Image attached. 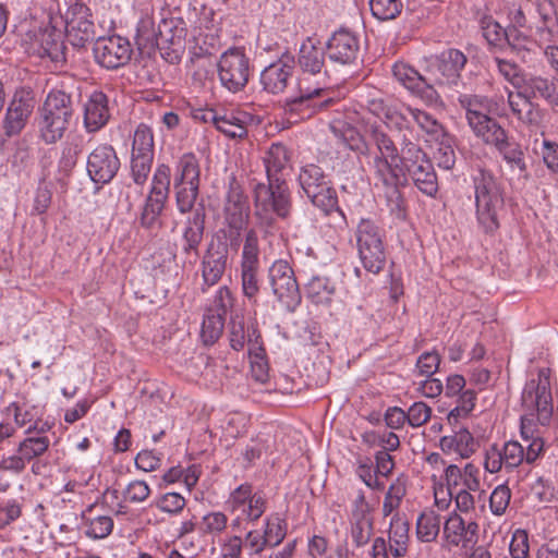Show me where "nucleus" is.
Masks as SVG:
<instances>
[{
	"mask_svg": "<svg viewBox=\"0 0 558 558\" xmlns=\"http://www.w3.org/2000/svg\"><path fill=\"white\" fill-rule=\"evenodd\" d=\"M507 39L506 43L521 54L523 59H525L526 53H530L536 48V43L530 38V36L525 35L523 32L519 31L515 27L507 28Z\"/></svg>",
	"mask_w": 558,
	"mask_h": 558,
	"instance_id": "0e129e2a",
	"label": "nucleus"
},
{
	"mask_svg": "<svg viewBox=\"0 0 558 558\" xmlns=\"http://www.w3.org/2000/svg\"><path fill=\"white\" fill-rule=\"evenodd\" d=\"M294 66V57L289 53L282 54L262 71L260 84L263 89L274 95L282 93L293 75Z\"/></svg>",
	"mask_w": 558,
	"mask_h": 558,
	"instance_id": "5701e85b",
	"label": "nucleus"
},
{
	"mask_svg": "<svg viewBox=\"0 0 558 558\" xmlns=\"http://www.w3.org/2000/svg\"><path fill=\"white\" fill-rule=\"evenodd\" d=\"M46 434H26L27 436L19 442L17 451L23 453L27 463L43 457L48 451L51 441Z\"/></svg>",
	"mask_w": 558,
	"mask_h": 558,
	"instance_id": "58836bf2",
	"label": "nucleus"
},
{
	"mask_svg": "<svg viewBox=\"0 0 558 558\" xmlns=\"http://www.w3.org/2000/svg\"><path fill=\"white\" fill-rule=\"evenodd\" d=\"M355 474L372 490L381 492L385 488V483L380 480L373 460L368 457L357 458Z\"/></svg>",
	"mask_w": 558,
	"mask_h": 558,
	"instance_id": "603ef678",
	"label": "nucleus"
},
{
	"mask_svg": "<svg viewBox=\"0 0 558 558\" xmlns=\"http://www.w3.org/2000/svg\"><path fill=\"white\" fill-rule=\"evenodd\" d=\"M230 345L235 351H241L247 344L248 350L254 348L255 342H263L262 335L256 320L247 324L243 319H232L229 327Z\"/></svg>",
	"mask_w": 558,
	"mask_h": 558,
	"instance_id": "cd10ccee",
	"label": "nucleus"
},
{
	"mask_svg": "<svg viewBox=\"0 0 558 558\" xmlns=\"http://www.w3.org/2000/svg\"><path fill=\"white\" fill-rule=\"evenodd\" d=\"M69 125L70 120L40 111L38 131L40 138L46 144H54L60 141Z\"/></svg>",
	"mask_w": 558,
	"mask_h": 558,
	"instance_id": "c9c22d12",
	"label": "nucleus"
},
{
	"mask_svg": "<svg viewBox=\"0 0 558 558\" xmlns=\"http://www.w3.org/2000/svg\"><path fill=\"white\" fill-rule=\"evenodd\" d=\"M410 525L405 518L395 514L389 526V550L393 557H402L408 551Z\"/></svg>",
	"mask_w": 558,
	"mask_h": 558,
	"instance_id": "72a5a7b5",
	"label": "nucleus"
},
{
	"mask_svg": "<svg viewBox=\"0 0 558 558\" xmlns=\"http://www.w3.org/2000/svg\"><path fill=\"white\" fill-rule=\"evenodd\" d=\"M250 216L248 197L236 182L230 183L223 206V221L231 244L233 241L238 242L242 232L246 230Z\"/></svg>",
	"mask_w": 558,
	"mask_h": 558,
	"instance_id": "f8f14e48",
	"label": "nucleus"
},
{
	"mask_svg": "<svg viewBox=\"0 0 558 558\" xmlns=\"http://www.w3.org/2000/svg\"><path fill=\"white\" fill-rule=\"evenodd\" d=\"M252 376L256 381L265 383L268 378V361L263 342H255L248 351Z\"/></svg>",
	"mask_w": 558,
	"mask_h": 558,
	"instance_id": "864d4df0",
	"label": "nucleus"
},
{
	"mask_svg": "<svg viewBox=\"0 0 558 558\" xmlns=\"http://www.w3.org/2000/svg\"><path fill=\"white\" fill-rule=\"evenodd\" d=\"M267 180L282 179L280 174L290 165V151L281 143H272L263 157Z\"/></svg>",
	"mask_w": 558,
	"mask_h": 558,
	"instance_id": "7c9ffc66",
	"label": "nucleus"
},
{
	"mask_svg": "<svg viewBox=\"0 0 558 558\" xmlns=\"http://www.w3.org/2000/svg\"><path fill=\"white\" fill-rule=\"evenodd\" d=\"M360 260L365 270L379 274L386 265L384 231L371 219H361L355 232Z\"/></svg>",
	"mask_w": 558,
	"mask_h": 558,
	"instance_id": "1a4fd4ad",
	"label": "nucleus"
},
{
	"mask_svg": "<svg viewBox=\"0 0 558 558\" xmlns=\"http://www.w3.org/2000/svg\"><path fill=\"white\" fill-rule=\"evenodd\" d=\"M230 512H240L248 522L257 521L267 509V499L262 492H254L251 484L244 483L234 488L227 499Z\"/></svg>",
	"mask_w": 558,
	"mask_h": 558,
	"instance_id": "f3484780",
	"label": "nucleus"
},
{
	"mask_svg": "<svg viewBox=\"0 0 558 558\" xmlns=\"http://www.w3.org/2000/svg\"><path fill=\"white\" fill-rule=\"evenodd\" d=\"M405 492V484L400 478H397L390 484L383 502L381 511L384 517L392 514V512L400 507Z\"/></svg>",
	"mask_w": 558,
	"mask_h": 558,
	"instance_id": "e2e57ef3",
	"label": "nucleus"
},
{
	"mask_svg": "<svg viewBox=\"0 0 558 558\" xmlns=\"http://www.w3.org/2000/svg\"><path fill=\"white\" fill-rule=\"evenodd\" d=\"M471 179L478 228L486 234H493L500 227L499 213L505 205L501 183L492 171L481 167L474 169Z\"/></svg>",
	"mask_w": 558,
	"mask_h": 558,
	"instance_id": "39448f33",
	"label": "nucleus"
},
{
	"mask_svg": "<svg viewBox=\"0 0 558 558\" xmlns=\"http://www.w3.org/2000/svg\"><path fill=\"white\" fill-rule=\"evenodd\" d=\"M225 315L208 308L202 323L201 337L205 344L215 343L222 335L225 327Z\"/></svg>",
	"mask_w": 558,
	"mask_h": 558,
	"instance_id": "de8ad7c7",
	"label": "nucleus"
},
{
	"mask_svg": "<svg viewBox=\"0 0 558 558\" xmlns=\"http://www.w3.org/2000/svg\"><path fill=\"white\" fill-rule=\"evenodd\" d=\"M228 251L223 245L210 244L202 258L203 286L209 288L217 284L227 268ZM203 290L204 287H202Z\"/></svg>",
	"mask_w": 558,
	"mask_h": 558,
	"instance_id": "393cba45",
	"label": "nucleus"
},
{
	"mask_svg": "<svg viewBox=\"0 0 558 558\" xmlns=\"http://www.w3.org/2000/svg\"><path fill=\"white\" fill-rule=\"evenodd\" d=\"M154 156V133L151 128L141 123L133 136L131 155Z\"/></svg>",
	"mask_w": 558,
	"mask_h": 558,
	"instance_id": "5fc2aeb1",
	"label": "nucleus"
},
{
	"mask_svg": "<svg viewBox=\"0 0 558 558\" xmlns=\"http://www.w3.org/2000/svg\"><path fill=\"white\" fill-rule=\"evenodd\" d=\"M459 510H454L444 522V538L456 547L472 548L478 539V524L473 520H464Z\"/></svg>",
	"mask_w": 558,
	"mask_h": 558,
	"instance_id": "aec40b11",
	"label": "nucleus"
},
{
	"mask_svg": "<svg viewBox=\"0 0 558 558\" xmlns=\"http://www.w3.org/2000/svg\"><path fill=\"white\" fill-rule=\"evenodd\" d=\"M374 533L373 518H349L348 535L355 548L366 546Z\"/></svg>",
	"mask_w": 558,
	"mask_h": 558,
	"instance_id": "49530a36",
	"label": "nucleus"
},
{
	"mask_svg": "<svg viewBox=\"0 0 558 558\" xmlns=\"http://www.w3.org/2000/svg\"><path fill=\"white\" fill-rule=\"evenodd\" d=\"M84 533L93 539H104L108 537L113 530V520L110 515H83Z\"/></svg>",
	"mask_w": 558,
	"mask_h": 558,
	"instance_id": "8fccbe9b",
	"label": "nucleus"
},
{
	"mask_svg": "<svg viewBox=\"0 0 558 558\" xmlns=\"http://www.w3.org/2000/svg\"><path fill=\"white\" fill-rule=\"evenodd\" d=\"M508 105L512 114L519 122L530 129H538L544 120L541 107L530 100L521 92H508Z\"/></svg>",
	"mask_w": 558,
	"mask_h": 558,
	"instance_id": "a878e982",
	"label": "nucleus"
},
{
	"mask_svg": "<svg viewBox=\"0 0 558 558\" xmlns=\"http://www.w3.org/2000/svg\"><path fill=\"white\" fill-rule=\"evenodd\" d=\"M95 61L107 70L124 66L131 60L133 49L130 41L119 35L99 37L93 47Z\"/></svg>",
	"mask_w": 558,
	"mask_h": 558,
	"instance_id": "dca6fc26",
	"label": "nucleus"
},
{
	"mask_svg": "<svg viewBox=\"0 0 558 558\" xmlns=\"http://www.w3.org/2000/svg\"><path fill=\"white\" fill-rule=\"evenodd\" d=\"M412 122L430 140L440 141L445 136L442 124L430 113L414 108Z\"/></svg>",
	"mask_w": 558,
	"mask_h": 558,
	"instance_id": "09e8293b",
	"label": "nucleus"
},
{
	"mask_svg": "<svg viewBox=\"0 0 558 558\" xmlns=\"http://www.w3.org/2000/svg\"><path fill=\"white\" fill-rule=\"evenodd\" d=\"M395 78L411 93H418L426 85V77L413 66L404 62H396L392 66Z\"/></svg>",
	"mask_w": 558,
	"mask_h": 558,
	"instance_id": "a18cd8bd",
	"label": "nucleus"
},
{
	"mask_svg": "<svg viewBox=\"0 0 558 558\" xmlns=\"http://www.w3.org/2000/svg\"><path fill=\"white\" fill-rule=\"evenodd\" d=\"M473 134L486 145L496 147L508 136V132L498 121L486 114L469 125Z\"/></svg>",
	"mask_w": 558,
	"mask_h": 558,
	"instance_id": "c756f323",
	"label": "nucleus"
},
{
	"mask_svg": "<svg viewBox=\"0 0 558 558\" xmlns=\"http://www.w3.org/2000/svg\"><path fill=\"white\" fill-rule=\"evenodd\" d=\"M325 49L332 63L355 64L360 57V39L353 32L341 28L331 35Z\"/></svg>",
	"mask_w": 558,
	"mask_h": 558,
	"instance_id": "412c9836",
	"label": "nucleus"
},
{
	"mask_svg": "<svg viewBox=\"0 0 558 558\" xmlns=\"http://www.w3.org/2000/svg\"><path fill=\"white\" fill-rule=\"evenodd\" d=\"M527 442L523 447L517 440H509L501 446L492 444L482 453V465L486 473L496 474L502 469L507 472L513 471L523 462L534 463L544 452V440L538 433L533 437H522Z\"/></svg>",
	"mask_w": 558,
	"mask_h": 558,
	"instance_id": "423d86ee",
	"label": "nucleus"
},
{
	"mask_svg": "<svg viewBox=\"0 0 558 558\" xmlns=\"http://www.w3.org/2000/svg\"><path fill=\"white\" fill-rule=\"evenodd\" d=\"M63 43L61 35L53 31L40 32L36 43L33 45V52L40 58H49L51 61L59 62L64 59Z\"/></svg>",
	"mask_w": 558,
	"mask_h": 558,
	"instance_id": "473e14b6",
	"label": "nucleus"
},
{
	"mask_svg": "<svg viewBox=\"0 0 558 558\" xmlns=\"http://www.w3.org/2000/svg\"><path fill=\"white\" fill-rule=\"evenodd\" d=\"M442 477L456 509L464 514L473 512L476 496L481 497L484 494L480 466L474 462H466L463 466L448 464Z\"/></svg>",
	"mask_w": 558,
	"mask_h": 558,
	"instance_id": "0eeeda50",
	"label": "nucleus"
},
{
	"mask_svg": "<svg viewBox=\"0 0 558 558\" xmlns=\"http://www.w3.org/2000/svg\"><path fill=\"white\" fill-rule=\"evenodd\" d=\"M335 136L339 138L348 148L361 155L368 154V146L360 133L350 124L337 121L330 125Z\"/></svg>",
	"mask_w": 558,
	"mask_h": 558,
	"instance_id": "a19ab883",
	"label": "nucleus"
},
{
	"mask_svg": "<svg viewBox=\"0 0 558 558\" xmlns=\"http://www.w3.org/2000/svg\"><path fill=\"white\" fill-rule=\"evenodd\" d=\"M171 183V169L168 165L161 163L156 167L151 180V187L148 195L167 201Z\"/></svg>",
	"mask_w": 558,
	"mask_h": 558,
	"instance_id": "4d7b16f0",
	"label": "nucleus"
},
{
	"mask_svg": "<svg viewBox=\"0 0 558 558\" xmlns=\"http://www.w3.org/2000/svg\"><path fill=\"white\" fill-rule=\"evenodd\" d=\"M201 166L192 153L183 154L175 162L173 172V190L175 203L181 214L191 213L183 229L182 251L185 254H198L203 241L206 213L203 205L195 207L199 192Z\"/></svg>",
	"mask_w": 558,
	"mask_h": 558,
	"instance_id": "f03ea898",
	"label": "nucleus"
},
{
	"mask_svg": "<svg viewBox=\"0 0 558 558\" xmlns=\"http://www.w3.org/2000/svg\"><path fill=\"white\" fill-rule=\"evenodd\" d=\"M84 148V138L80 135L70 136L61 146L58 169L68 175L77 163L78 156Z\"/></svg>",
	"mask_w": 558,
	"mask_h": 558,
	"instance_id": "4c0bfd02",
	"label": "nucleus"
},
{
	"mask_svg": "<svg viewBox=\"0 0 558 558\" xmlns=\"http://www.w3.org/2000/svg\"><path fill=\"white\" fill-rule=\"evenodd\" d=\"M268 184L258 182L253 187L254 214L262 228H271L275 216L286 219L292 208L291 192L283 179L267 180Z\"/></svg>",
	"mask_w": 558,
	"mask_h": 558,
	"instance_id": "6e6552de",
	"label": "nucleus"
},
{
	"mask_svg": "<svg viewBox=\"0 0 558 558\" xmlns=\"http://www.w3.org/2000/svg\"><path fill=\"white\" fill-rule=\"evenodd\" d=\"M306 295L315 304H329L336 288L327 277L313 276L306 284Z\"/></svg>",
	"mask_w": 558,
	"mask_h": 558,
	"instance_id": "37998d69",
	"label": "nucleus"
},
{
	"mask_svg": "<svg viewBox=\"0 0 558 558\" xmlns=\"http://www.w3.org/2000/svg\"><path fill=\"white\" fill-rule=\"evenodd\" d=\"M108 96L102 90L89 94L83 106V124L88 133L101 130L110 119Z\"/></svg>",
	"mask_w": 558,
	"mask_h": 558,
	"instance_id": "b1692460",
	"label": "nucleus"
},
{
	"mask_svg": "<svg viewBox=\"0 0 558 558\" xmlns=\"http://www.w3.org/2000/svg\"><path fill=\"white\" fill-rule=\"evenodd\" d=\"M1 415L17 428H25V434L48 433L54 425L53 422L43 420L44 410L41 407L28 400L10 402L1 410Z\"/></svg>",
	"mask_w": 558,
	"mask_h": 558,
	"instance_id": "ddd939ff",
	"label": "nucleus"
},
{
	"mask_svg": "<svg viewBox=\"0 0 558 558\" xmlns=\"http://www.w3.org/2000/svg\"><path fill=\"white\" fill-rule=\"evenodd\" d=\"M372 111L379 116L378 109L383 111L385 123L398 130L408 129L412 123L414 107L405 104L393 105L384 108L383 102L374 101Z\"/></svg>",
	"mask_w": 558,
	"mask_h": 558,
	"instance_id": "2f4dec72",
	"label": "nucleus"
},
{
	"mask_svg": "<svg viewBox=\"0 0 558 558\" xmlns=\"http://www.w3.org/2000/svg\"><path fill=\"white\" fill-rule=\"evenodd\" d=\"M457 397V405L448 413L447 416L450 424H457L459 420L468 417L475 407L476 393L473 390L465 389Z\"/></svg>",
	"mask_w": 558,
	"mask_h": 558,
	"instance_id": "bf43d9fd",
	"label": "nucleus"
},
{
	"mask_svg": "<svg viewBox=\"0 0 558 558\" xmlns=\"http://www.w3.org/2000/svg\"><path fill=\"white\" fill-rule=\"evenodd\" d=\"M524 85L533 97L544 98L549 104L558 106V81L533 76L527 78Z\"/></svg>",
	"mask_w": 558,
	"mask_h": 558,
	"instance_id": "79ce46f5",
	"label": "nucleus"
},
{
	"mask_svg": "<svg viewBox=\"0 0 558 558\" xmlns=\"http://www.w3.org/2000/svg\"><path fill=\"white\" fill-rule=\"evenodd\" d=\"M478 23L482 35L489 46L499 48L506 44L507 29H505L493 16L483 15Z\"/></svg>",
	"mask_w": 558,
	"mask_h": 558,
	"instance_id": "3c124183",
	"label": "nucleus"
},
{
	"mask_svg": "<svg viewBox=\"0 0 558 558\" xmlns=\"http://www.w3.org/2000/svg\"><path fill=\"white\" fill-rule=\"evenodd\" d=\"M495 148L512 170H518L520 177H525L526 163L524 161V153L518 143L511 142L509 136H507Z\"/></svg>",
	"mask_w": 558,
	"mask_h": 558,
	"instance_id": "c03bdc74",
	"label": "nucleus"
},
{
	"mask_svg": "<svg viewBox=\"0 0 558 558\" xmlns=\"http://www.w3.org/2000/svg\"><path fill=\"white\" fill-rule=\"evenodd\" d=\"M439 447L444 453L469 459L475 453L477 442L468 428L460 427L452 434L442 436L439 439Z\"/></svg>",
	"mask_w": 558,
	"mask_h": 558,
	"instance_id": "bb28decb",
	"label": "nucleus"
},
{
	"mask_svg": "<svg viewBox=\"0 0 558 558\" xmlns=\"http://www.w3.org/2000/svg\"><path fill=\"white\" fill-rule=\"evenodd\" d=\"M90 11L84 3L72 4L66 12V36L73 46L83 47L95 36Z\"/></svg>",
	"mask_w": 558,
	"mask_h": 558,
	"instance_id": "4be33fe9",
	"label": "nucleus"
},
{
	"mask_svg": "<svg viewBox=\"0 0 558 558\" xmlns=\"http://www.w3.org/2000/svg\"><path fill=\"white\" fill-rule=\"evenodd\" d=\"M551 371L548 367L531 373L521 393L522 414L520 432L522 437H533L537 426L550 424L554 414V401L550 383Z\"/></svg>",
	"mask_w": 558,
	"mask_h": 558,
	"instance_id": "7ed1b4c3",
	"label": "nucleus"
},
{
	"mask_svg": "<svg viewBox=\"0 0 558 558\" xmlns=\"http://www.w3.org/2000/svg\"><path fill=\"white\" fill-rule=\"evenodd\" d=\"M466 61L465 54L458 49L442 51L429 60L427 68L429 82L440 86L457 87Z\"/></svg>",
	"mask_w": 558,
	"mask_h": 558,
	"instance_id": "4468645a",
	"label": "nucleus"
},
{
	"mask_svg": "<svg viewBox=\"0 0 558 558\" xmlns=\"http://www.w3.org/2000/svg\"><path fill=\"white\" fill-rule=\"evenodd\" d=\"M441 356L436 350L426 351L418 355L414 373L417 376H434L439 369Z\"/></svg>",
	"mask_w": 558,
	"mask_h": 558,
	"instance_id": "338daca9",
	"label": "nucleus"
},
{
	"mask_svg": "<svg viewBox=\"0 0 558 558\" xmlns=\"http://www.w3.org/2000/svg\"><path fill=\"white\" fill-rule=\"evenodd\" d=\"M270 547L279 545L286 537V522L279 514L265 519L264 533Z\"/></svg>",
	"mask_w": 558,
	"mask_h": 558,
	"instance_id": "69168bd1",
	"label": "nucleus"
},
{
	"mask_svg": "<svg viewBox=\"0 0 558 558\" xmlns=\"http://www.w3.org/2000/svg\"><path fill=\"white\" fill-rule=\"evenodd\" d=\"M40 111L71 121L73 116L71 96L63 90L53 89L47 95Z\"/></svg>",
	"mask_w": 558,
	"mask_h": 558,
	"instance_id": "ea45409f",
	"label": "nucleus"
},
{
	"mask_svg": "<svg viewBox=\"0 0 558 558\" xmlns=\"http://www.w3.org/2000/svg\"><path fill=\"white\" fill-rule=\"evenodd\" d=\"M511 499V490L507 484L497 485L489 496V509L494 515L506 513Z\"/></svg>",
	"mask_w": 558,
	"mask_h": 558,
	"instance_id": "774afa93",
	"label": "nucleus"
},
{
	"mask_svg": "<svg viewBox=\"0 0 558 558\" xmlns=\"http://www.w3.org/2000/svg\"><path fill=\"white\" fill-rule=\"evenodd\" d=\"M259 238L255 229L245 232L240 266H259Z\"/></svg>",
	"mask_w": 558,
	"mask_h": 558,
	"instance_id": "6e6d98bb",
	"label": "nucleus"
},
{
	"mask_svg": "<svg viewBox=\"0 0 558 558\" xmlns=\"http://www.w3.org/2000/svg\"><path fill=\"white\" fill-rule=\"evenodd\" d=\"M217 72L222 87L230 93H239L244 89L250 80V58L242 48H229L220 56Z\"/></svg>",
	"mask_w": 558,
	"mask_h": 558,
	"instance_id": "9b49d317",
	"label": "nucleus"
},
{
	"mask_svg": "<svg viewBox=\"0 0 558 558\" xmlns=\"http://www.w3.org/2000/svg\"><path fill=\"white\" fill-rule=\"evenodd\" d=\"M372 140L376 145L377 151L368 161V166L374 177L387 191V203L390 213L398 219L405 218L404 201L400 191L397 189L399 177L396 171L399 154L393 141L378 126L371 129Z\"/></svg>",
	"mask_w": 558,
	"mask_h": 558,
	"instance_id": "20e7f679",
	"label": "nucleus"
},
{
	"mask_svg": "<svg viewBox=\"0 0 558 558\" xmlns=\"http://www.w3.org/2000/svg\"><path fill=\"white\" fill-rule=\"evenodd\" d=\"M135 41L140 50L154 48L157 45V33L151 17H142L136 27Z\"/></svg>",
	"mask_w": 558,
	"mask_h": 558,
	"instance_id": "680f3d73",
	"label": "nucleus"
},
{
	"mask_svg": "<svg viewBox=\"0 0 558 558\" xmlns=\"http://www.w3.org/2000/svg\"><path fill=\"white\" fill-rule=\"evenodd\" d=\"M253 120L252 114L245 111H225L218 112L216 129L229 137L242 138L247 133V124Z\"/></svg>",
	"mask_w": 558,
	"mask_h": 558,
	"instance_id": "c85d7f7f",
	"label": "nucleus"
},
{
	"mask_svg": "<svg viewBox=\"0 0 558 558\" xmlns=\"http://www.w3.org/2000/svg\"><path fill=\"white\" fill-rule=\"evenodd\" d=\"M369 8L374 17L379 21L395 20L401 12V0H369Z\"/></svg>",
	"mask_w": 558,
	"mask_h": 558,
	"instance_id": "052dcab7",
	"label": "nucleus"
},
{
	"mask_svg": "<svg viewBox=\"0 0 558 558\" xmlns=\"http://www.w3.org/2000/svg\"><path fill=\"white\" fill-rule=\"evenodd\" d=\"M440 526L441 515L435 510L425 509L416 519V536L421 542H433L437 538Z\"/></svg>",
	"mask_w": 558,
	"mask_h": 558,
	"instance_id": "e433bc0d",
	"label": "nucleus"
},
{
	"mask_svg": "<svg viewBox=\"0 0 558 558\" xmlns=\"http://www.w3.org/2000/svg\"><path fill=\"white\" fill-rule=\"evenodd\" d=\"M34 107L32 90L21 88L14 93L2 119V129L7 137L16 136L24 130Z\"/></svg>",
	"mask_w": 558,
	"mask_h": 558,
	"instance_id": "a211bd4d",
	"label": "nucleus"
},
{
	"mask_svg": "<svg viewBox=\"0 0 558 558\" xmlns=\"http://www.w3.org/2000/svg\"><path fill=\"white\" fill-rule=\"evenodd\" d=\"M298 182L312 204L325 213L337 207V193L329 185L320 167L307 163L300 169Z\"/></svg>",
	"mask_w": 558,
	"mask_h": 558,
	"instance_id": "9d476101",
	"label": "nucleus"
},
{
	"mask_svg": "<svg viewBox=\"0 0 558 558\" xmlns=\"http://www.w3.org/2000/svg\"><path fill=\"white\" fill-rule=\"evenodd\" d=\"M166 202L151 195L147 196L140 217V223L143 228L154 229L159 223V216L163 210Z\"/></svg>",
	"mask_w": 558,
	"mask_h": 558,
	"instance_id": "13d9d810",
	"label": "nucleus"
},
{
	"mask_svg": "<svg viewBox=\"0 0 558 558\" xmlns=\"http://www.w3.org/2000/svg\"><path fill=\"white\" fill-rule=\"evenodd\" d=\"M272 293L288 310L293 311L301 303L299 284L294 271L287 260L278 259L268 270Z\"/></svg>",
	"mask_w": 558,
	"mask_h": 558,
	"instance_id": "2eb2a0df",
	"label": "nucleus"
},
{
	"mask_svg": "<svg viewBox=\"0 0 558 558\" xmlns=\"http://www.w3.org/2000/svg\"><path fill=\"white\" fill-rule=\"evenodd\" d=\"M326 49L319 41L307 37L299 49L298 65L301 74L298 78L296 90L283 101L286 112L296 114L300 119L311 118L318 110L330 107L335 99L327 96V90L320 83L326 76Z\"/></svg>",
	"mask_w": 558,
	"mask_h": 558,
	"instance_id": "f257e3e1",
	"label": "nucleus"
},
{
	"mask_svg": "<svg viewBox=\"0 0 558 558\" xmlns=\"http://www.w3.org/2000/svg\"><path fill=\"white\" fill-rule=\"evenodd\" d=\"M119 169L120 160L111 145L100 144L87 157V173L97 184L111 182Z\"/></svg>",
	"mask_w": 558,
	"mask_h": 558,
	"instance_id": "6ab92c4d",
	"label": "nucleus"
},
{
	"mask_svg": "<svg viewBox=\"0 0 558 558\" xmlns=\"http://www.w3.org/2000/svg\"><path fill=\"white\" fill-rule=\"evenodd\" d=\"M458 102L464 110L468 125L489 114L492 111V100L486 96L460 94Z\"/></svg>",
	"mask_w": 558,
	"mask_h": 558,
	"instance_id": "f704fd0d",
	"label": "nucleus"
}]
</instances>
